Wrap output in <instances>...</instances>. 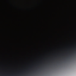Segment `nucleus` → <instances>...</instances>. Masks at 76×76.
I'll return each instance as SVG.
<instances>
[{"instance_id":"1","label":"nucleus","mask_w":76,"mask_h":76,"mask_svg":"<svg viewBox=\"0 0 76 76\" xmlns=\"http://www.w3.org/2000/svg\"><path fill=\"white\" fill-rule=\"evenodd\" d=\"M74 53H75V52H74Z\"/></svg>"}]
</instances>
